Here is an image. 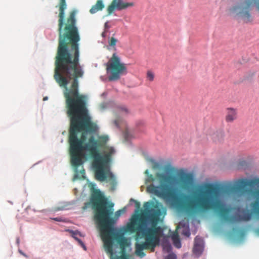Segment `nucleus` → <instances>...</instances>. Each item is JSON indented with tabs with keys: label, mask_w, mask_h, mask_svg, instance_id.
<instances>
[{
	"label": "nucleus",
	"mask_w": 259,
	"mask_h": 259,
	"mask_svg": "<svg viewBox=\"0 0 259 259\" xmlns=\"http://www.w3.org/2000/svg\"><path fill=\"white\" fill-rule=\"evenodd\" d=\"M59 44L55 61L54 77L61 87H79V78L83 77L84 71L80 65V40L76 26V13L70 12L64 25V11L67 8L66 0H60L58 5Z\"/></svg>",
	"instance_id": "f257e3e1"
},
{
	"label": "nucleus",
	"mask_w": 259,
	"mask_h": 259,
	"mask_svg": "<svg viewBox=\"0 0 259 259\" xmlns=\"http://www.w3.org/2000/svg\"><path fill=\"white\" fill-rule=\"evenodd\" d=\"M155 177L161 183L159 186L151 184L147 187V191L155 196L170 201L177 208L194 215L210 210V183L201 184L194 186L189 194L183 195L180 199L175 192L178 188L188 191L194 184L192 174L183 170L178 171L177 177L157 172Z\"/></svg>",
	"instance_id": "f03ea898"
},
{
	"label": "nucleus",
	"mask_w": 259,
	"mask_h": 259,
	"mask_svg": "<svg viewBox=\"0 0 259 259\" xmlns=\"http://www.w3.org/2000/svg\"><path fill=\"white\" fill-rule=\"evenodd\" d=\"M259 184V179L247 180H238L234 185L231 183L223 184L218 182H211V210L218 215L223 221L228 223L244 221L251 220L252 212L249 210H243L242 214L230 215L231 208L221 197L222 195L230 196L241 192L244 187H252Z\"/></svg>",
	"instance_id": "7ed1b4c3"
},
{
	"label": "nucleus",
	"mask_w": 259,
	"mask_h": 259,
	"mask_svg": "<svg viewBox=\"0 0 259 259\" xmlns=\"http://www.w3.org/2000/svg\"><path fill=\"white\" fill-rule=\"evenodd\" d=\"M91 205L95 210V219L100 226L101 235L105 249L112 255L113 252L112 236L113 234L112 225L114 222L110 215L113 213L112 208L114 204L109 202L102 192L96 189L92 193L90 202L85 203L83 209L90 207Z\"/></svg>",
	"instance_id": "20e7f679"
},
{
	"label": "nucleus",
	"mask_w": 259,
	"mask_h": 259,
	"mask_svg": "<svg viewBox=\"0 0 259 259\" xmlns=\"http://www.w3.org/2000/svg\"><path fill=\"white\" fill-rule=\"evenodd\" d=\"M143 206V217L151 224V227L143 232L145 241L136 244L135 253L141 257L145 255L144 249H150L152 251L154 250L155 247L159 244L163 232L162 227L157 226L162 213L163 207L162 204L157 201H149L145 202Z\"/></svg>",
	"instance_id": "39448f33"
},
{
	"label": "nucleus",
	"mask_w": 259,
	"mask_h": 259,
	"mask_svg": "<svg viewBox=\"0 0 259 259\" xmlns=\"http://www.w3.org/2000/svg\"><path fill=\"white\" fill-rule=\"evenodd\" d=\"M106 69L110 73L108 77L109 81H115L120 79L122 74L126 73V67L124 63L120 62V58L116 53H113L106 64Z\"/></svg>",
	"instance_id": "423d86ee"
},
{
	"label": "nucleus",
	"mask_w": 259,
	"mask_h": 259,
	"mask_svg": "<svg viewBox=\"0 0 259 259\" xmlns=\"http://www.w3.org/2000/svg\"><path fill=\"white\" fill-rule=\"evenodd\" d=\"M116 240L120 246L121 254L120 256L112 257L111 259H128V255L125 253V249L126 247L130 245V242L127 238L123 237L122 235H117Z\"/></svg>",
	"instance_id": "0eeeda50"
},
{
	"label": "nucleus",
	"mask_w": 259,
	"mask_h": 259,
	"mask_svg": "<svg viewBox=\"0 0 259 259\" xmlns=\"http://www.w3.org/2000/svg\"><path fill=\"white\" fill-rule=\"evenodd\" d=\"M134 3H123L122 0H113L111 4L108 7L107 11L109 14L112 13L115 9L122 10L130 7H133Z\"/></svg>",
	"instance_id": "6e6552de"
},
{
	"label": "nucleus",
	"mask_w": 259,
	"mask_h": 259,
	"mask_svg": "<svg viewBox=\"0 0 259 259\" xmlns=\"http://www.w3.org/2000/svg\"><path fill=\"white\" fill-rule=\"evenodd\" d=\"M137 218L133 219L132 222L128 224L126 227V231L131 233L137 232L140 233L143 232L144 227L146 226L145 223L142 221L137 226Z\"/></svg>",
	"instance_id": "1a4fd4ad"
},
{
	"label": "nucleus",
	"mask_w": 259,
	"mask_h": 259,
	"mask_svg": "<svg viewBox=\"0 0 259 259\" xmlns=\"http://www.w3.org/2000/svg\"><path fill=\"white\" fill-rule=\"evenodd\" d=\"M252 3V1L249 0L246 3L245 7L242 8L240 6H235L233 8V11H236L238 10H240V14L242 17L244 19L246 22H249L250 21V15L248 11V8Z\"/></svg>",
	"instance_id": "9d476101"
},
{
	"label": "nucleus",
	"mask_w": 259,
	"mask_h": 259,
	"mask_svg": "<svg viewBox=\"0 0 259 259\" xmlns=\"http://www.w3.org/2000/svg\"><path fill=\"white\" fill-rule=\"evenodd\" d=\"M204 243L203 239L199 237H196L194 240V245L193 248V252L196 255H200L203 249Z\"/></svg>",
	"instance_id": "9b49d317"
},
{
	"label": "nucleus",
	"mask_w": 259,
	"mask_h": 259,
	"mask_svg": "<svg viewBox=\"0 0 259 259\" xmlns=\"http://www.w3.org/2000/svg\"><path fill=\"white\" fill-rule=\"evenodd\" d=\"M238 117L237 110L233 108L226 109L225 120L227 122L231 123L236 120Z\"/></svg>",
	"instance_id": "f8f14e48"
},
{
	"label": "nucleus",
	"mask_w": 259,
	"mask_h": 259,
	"mask_svg": "<svg viewBox=\"0 0 259 259\" xmlns=\"http://www.w3.org/2000/svg\"><path fill=\"white\" fill-rule=\"evenodd\" d=\"M253 195L259 199V190H255L253 193ZM250 207L253 213L259 215V201L255 200L251 203Z\"/></svg>",
	"instance_id": "ddd939ff"
},
{
	"label": "nucleus",
	"mask_w": 259,
	"mask_h": 259,
	"mask_svg": "<svg viewBox=\"0 0 259 259\" xmlns=\"http://www.w3.org/2000/svg\"><path fill=\"white\" fill-rule=\"evenodd\" d=\"M174 245L178 248L181 247V243L179 238V235L177 231L173 232L171 235Z\"/></svg>",
	"instance_id": "4468645a"
},
{
	"label": "nucleus",
	"mask_w": 259,
	"mask_h": 259,
	"mask_svg": "<svg viewBox=\"0 0 259 259\" xmlns=\"http://www.w3.org/2000/svg\"><path fill=\"white\" fill-rule=\"evenodd\" d=\"M104 7V5L102 1L98 0L96 4L90 9V12L91 14H94L99 11L102 10Z\"/></svg>",
	"instance_id": "2eb2a0df"
},
{
	"label": "nucleus",
	"mask_w": 259,
	"mask_h": 259,
	"mask_svg": "<svg viewBox=\"0 0 259 259\" xmlns=\"http://www.w3.org/2000/svg\"><path fill=\"white\" fill-rule=\"evenodd\" d=\"M225 137V132L222 130H219L213 135V140L215 141L221 142L223 141Z\"/></svg>",
	"instance_id": "dca6fc26"
},
{
	"label": "nucleus",
	"mask_w": 259,
	"mask_h": 259,
	"mask_svg": "<svg viewBox=\"0 0 259 259\" xmlns=\"http://www.w3.org/2000/svg\"><path fill=\"white\" fill-rule=\"evenodd\" d=\"M70 232L71 233L72 237L73 238H74L78 242V243L83 247V248L84 250H86L87 249H86V247H85L84 244L83 243V242L80 239H79L77 237V236H81V233L77 231H70Z\"/></svg>",
	"instance_id": "f3484780"
},
{
	"label": "nucleus",
	"mask_w": 259,
	"mask_h": 259,
	"mask_svg": "<svg viewBox=\"0 0 259 259\" xmlns=\"http://www.w3.org/2000/svg\"><path fill=\"white\" fill-rule=\"evenodd\" d=\"M118 112L121 115H125L128 114L130 111L125 106H120L118 108Z\"/></svg>",
	"instance_id": "a211bd4d"
},
{
	"label": "nucleus",
	"mask_w": 259,
	"mask_h": 259,
	"mask_svg": "<svg viewBox=\"0 0 259 259\" xmlns=\"http://www.w3.org/2000/svg\"><path fill=\"white\" fill-rule=\"evenodd\" d=\"M145 174L147 176V178L146 179V181L147 182H151L155 181V178L152 174H149V171L148 169L145 170Z\"/></svg>",
	"instance_id": "6ab92c4d"
},
{
	"label": "nucleus",
	"mask_w": 259,
	"mask_h": 259,
	"mask_svg": "<svg viewBox=\"0 0 259 259\" xmlns=\"http://www.w3.org/2000/svg\"><path fill=\"white\" fill-rule=\"evenodd\" d=\"M146 77L149 81H152L154 78V73L151 70H148L147 72Z\"/></svg>",
	"instance_id": "aec40b11"
},
{
	"label": "nucleus",
	"mask_w": 259,
	"mask_h": 259,
	"mask_svg": "<svg viewBox=\"0 0 259 259\" xmlns=\"http://www.w3.org/2000/svg\"><path fill=\"white\" fill-rule=\"evenodd\" d=\"M117 42V39H116L115 38H114L113 37H111L110 39L109 40L108 43H109V45L110 46L114 47V49H115V46Z\"/></svg>",
	"instance_id": "412c9836"
},
{
	"label": "nucleus",
	"mask_w": 259,
	"mask_h": 259,
	"mask_svg": "<svg viewBox=\"0 0 259 259\" xmlns=\"http://www.w3.org/2000/svg\"><path fill=\"white\" fill-rule=\"evenodd\" d=\"M166 259H177V256L174 253H170L166 256Z\"/></svg>",
	"instance_id": "4be33fe9"
},
{
	"label": "nucleus",
	"mask_w": 259,
	"mask_h": 259,
	"mask_svg": "<svg viewBox=\"0 0 259 259\" xmlns=\"http://www.w3.org/2000/svg\"><path fill=\"white\" fill-rule=\"evenodd\" d=\"M124 212V209H120V210H118V211H117L116 212H115V215L116 217H119L122 213H123V212Z\"/></svg>",
	"instance_id": "5701e85b"
},
{
	"label": "nucleus",
	"mask_w": 259,
	"mask_h": 259,
	"mask_svg": "<svg viewBox=\"0 0 259 259\" xmlns=\"http://www.w3.org/2000/svg\"><path fill=\"white\" fill-rule=\"evenodd\" d=\"M183 234L187 237H189L190 235V232L188 229L183 231Z\"/></svg>",
	"instance_id": "b1692460"
},
{
	"label": "nucleus",
	"mask_w": 259,
	"mask_h": 259,
	"mask_svg": "<svg viewBox=\"0 0 259 259\" xmlns=\"http://www.w3.org/2000/svg\"><path fill=\"white\" fill-rule=\"evenodd\" d=\"M51 219H52L54 221H57V222H63V221L62 218H60V217L52 218Z\"/></svg>",
	"instance_id": "393cba45"
},
{
	"label": "nucleus",
	"mask_w": 259,
	"mask_h": 259,
	"mask_svg": "<svg viewBox=\"0 0 259 259\" xmlns=\"http://www.w3.org/2000/svg\"><path fill=\"white\" fill-rule=\"evenodd\" d=\"M136 203V207L137 209H139L140 207V202H138L137 201H135Z\"/></svg>",
	"instance_id": "a878e982"
},
{
	"label": "nucleus",
	"mask_w": 259,
	"mask_h": 259,
	"mask_svg": "<svg viewBox=\"0 0 259 259\" xmlns=\"http://www.w3.org/2000/svg\"><path fill=\"white\" fill-rule=\"evenodd\" d=\"M114 123L116 126L118 127L119 126V120L118 119L115 120Z\"/></svg>",
	"instance_id": "bb28decb"
},
{
	"label": "nucleus",
	"mask_w": 259,
	"mask_h": 259,
	"mask_svg": "<svg viewBox=\"0 0 259 259\" xmlns=\"http://www.w3.org/2000/svg\"><path fill=\"white\" fill-rule=\"evenodd\" d=\"M104 26L105 29H108L109 28V26L108 25V22H106L105 23Z\"/></svg>",
	"instance_id": "cd10ccee"
},
{
	"label": "nucleus",
	"mask_w": 259,
	"mask_h": 259,
	"mask_svg": "<svg viewBox=\"0 0 259 259\" xmlns=\"http://www.w3.org/2000/svg\"><path fill=\"white\" fill-rule=\"evenodd\" d=\"M19 252H20L22 255H24V256H26V255H25L24 253H23V252H22L21 250H20V251H19Z\"/></svg>",
	"instance_id": "c85d7f7f"
},
{
	"label": "nucleus",
	"mask_w": 259,
	"mask_h": 259,
	"mask_svg": "<svg viewBox=\"0 0 259 259\" xmlns=\"http://www.w3.org/2000/svg\"><path fill=\"white\" fill-rule=\"evenodd\" d=\"M80 172L82 174H84V170H81Z\"/></svg>",
	"instance_id": "c756f323"
},
{
	"label": "nucleus",
	"mask_w": 259,
	"mask_h": 259,
	"mask_svg": "<svg viewBox=\"0 0 259 259\" xmlns=\"http://www.w3.org/2000/svg\"><path fill=\"white\" fill-rule=\"evenodd\" d=\"M47 100V97H45V98H44V100Z\"/></svg>",
	"instance_id": "7c9ffc66"
}]
</instances>
